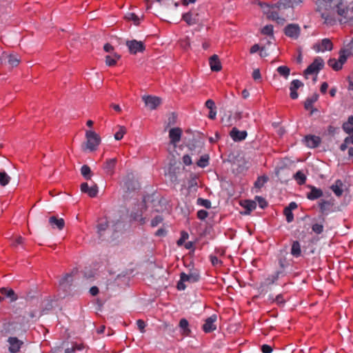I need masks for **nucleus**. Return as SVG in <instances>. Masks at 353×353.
<instances>
[{
  "label": "nucleus",
  "mask_w": 353,
  "mask_h": 353,
  "mask_svg": "<svg viewBox=\"0 0 353 353\" xmlns=\"http://www.w3.org/2000/svg\"><path fill=\"white\" fill-rule=\"evenodd\" d=\"M258 5L268 19L276 21L279 23H283L284 19L279 16L278 11L292 8L290 0H279L277 3L272 5L259 1Z\"/></svg>",
  "instance_id": "nucleus-1"
},
{
  "label": "nucleus",
  "mask_w": 353,
  "mask_h": 353,
  "mask_svg": "<svg viewBox=\"0 0 353 353\" xmlns=\"http://www.w3.org/2000/svg\"><path fill=\"white\" fill-rule=\"evenodd\" d=\"M86 149L90 151L96 150L101 142V138L98 134L92 130H87L85 132Z\"/></svg>",
  "instance_id": "nucleus-2"
},
{
  "label": "nucleus",
  "mask_w": 353,
  "mask_h": 353,
  "mask_svg": "<svg viewBox=\"0 0 353 353\" xmlns=\"http://www.w3.org/2000/svg\"><path fill=\"white\" fill-rule=\"evenodd\" d=\"M323 59L319 57L314 59V61L304 71V75L307 77L309 74H315L314 81H316V74L323 68Z\"/></svg>",
  "instance_id": "nucleus-3"
},
{
  "label": "nucleus",
  "mask_w": 353,
  "mask_h": 353,
  "mask_svg": "<svg viewBox=\"0 0 353 353\" xmlns=\"http://www.w3.org/2000/svg\"><path fill=\"white\" fill-rule=\"evenodd\" d=\"M199 279V275L196 273H190L188 274L182 272L180 275V281L177 283L179 290H184L186 288L185 282L194 283Z\"/></svg>",
  "instance_id": "nucleus-4"
},
{
  "label": "nucleus",
  "mask_w": 353,
  "mask_h": 353,
  "mask_svg": "<svg viewBox=\"0 0 353 353\" xmlns=\"http://www.w3.org/2000/svg\"><path fill=\"white\" fill-rule=\"evenodd\" d=\"M129 51L132 54L143 52L145 50L144 43L137 40L128 41L126 42Z\"/></svg>",
  "instance_id": "nucleus-5"
},
{
  "label": "nucleus",
  "mask_w": 353,
  "mask_h": 353,
  "mask_svg": "<svg viewBox=\"0 0 353 353\" xmlns=\"http://www.w3.org/2000/svg\"><path fill=\"white\" fill-rule=\"evenodd\" d=\"M333 48V44L330 39H323L321 42L314 45L313 49L317 52H324L325 50H332Z\"/></svg>",
  "instance_id": "nucleus-6"
},
{
  "label": "nucleus",
  "mask_w": 353,
  "mask_h": 353,
  "mask_svg": "<svg viewBox=\"0 0 353 353\" xmlns=\"http://www.w3.org/2000/svg\"><path fill=\"white\" fill-rule=\"evenodd\" d=\"M145 105L150 110L156 109L161 103V99L159 97L154 96H143L142 97Z\"/></svg>",
  "instance_id": "nucleus-7"
},
{
  "label": "nucleus",
  "mask_w": 353,
  "mask_h": 353,
  "mask_svg": "<svg viewBox=\"0 0 353 353\" xmlns=\"http://www.w3.org/2000/svg\"><path fill=\"white\" fill-rule=\"evenodd\" d=\"M9 343L8 350L10 353H17L19 352L23 342L19 340L17 337H9L8 339Z\"/></svg>",
  "instance_id": "nucleus-8"
},
{
  "label": "nucleus",
  "mask_w": 353,
  "mask_h": 353,
  "mask_svg": "<svg viewBox=\"0 0 353 353\" xmlns=\"http://www.w3.org/2000/svg\"><path fill=\"white\" fill-rule=\"evenodd\" d=\"M216 315L213 314L205 320L203 325V330L205 332H211L216 330V325L215 324V322L216 321Z\"/></svg>",
  "instance_id": "nucleus-9"
},
{
  "label": "nucleus",
  "mask_w": 353,
  "mask_h": 353,
  "mask_svg": "<svg viewBox=\"0 0 353 353\" xmlns=\"http://www.w3.org/2000/svg\"><path fill=\"white\" fill-rule=\"evenodd\" d=\"M300 33V28L298 25L290 24L285 28V34L292 39L298 38Z\"/></svg>",
  "instance_id": "nucleus-10"
},
{
  "label": "nucleus",
  "mask_w": 353,
  "mask_h": 353,
  "mask_svg": "<svg viewBox=\"0 0 353 353\" xmlns=\"http://www.w3.org/2000/svg\"><path fill=\"white\" fill-rule=\"evenodd\" d=\"M182 134V130L179 128H172L169 131V137L170 143L173 145H176L181 140Z\"/></svg>",
  "instance_id": "nucleus-11"
},
{
  "label": "nucleus",
  "mask_w": 353,
  "mask_h": 353,
  "mask_svg": "<svg viewBox=\"0 0 353 353\" xmlns=\"http://www.w3.org/2000/svg\"><path fill=\"white\" fill-rule=\"evenodd\" d=\"M1 59L5 61L7 60L8 64L12 68L17 66L20 63V57L15 54H8L6 53H3Z\"/></svg>",
  "instance_id": "nucleus-12"
},
{
  "label": "nucleus",
  "mask_w": 353,
  "mask_h": 353,
  "mask_svg": "<svg viewBox=\"0 0 353 353\" xmlns=\"http://www.w3.org/2000/svg\"><path fill=\"white\" fill-rule=\"evenodd\" d=\"M81 190L82 192L88 194L90 197H95L98 193V187L96 184L89 187L87 183H83L81 185Z\"/></svg>",
  "instance_id": "nucleus-13"
},
{
  "label": "nucleus",
  "mask_w": 353,
  "mask_h": 353,
  "mask_svg": "<svg viewBox=\"0 0 353 353\" xmlns=\"http://www.w3.org/2000/svg\"><path fill=\"white\" fill-rule=\"evenodd\" d=\"M183 19L190 26L194 25L199 21V14L195 12H189L184 14Z\"/></svg>",
  "instance_id": "nucleus-14"
},
{
  "label": "nucleus",
  "mask_w": 353,
  "mask_h": 353,
  "mask_svg": "<svg viewBox=\"0 0 353 353\" xmlns=\"http://www.w3.org/2000/svg\"><path fill=\"white\" fill-rule=\"evenodd\" d=\"M209 63L212 71L219 72L222 68L221 63L216 54H214L210 58Z\"/></svg>",
  "instance_id": "nucleus-15"
},
{
  "label": "nucleus",
  "mask_w": 353,
  "mask_h": 353,
  "mask_svg": "<svg viewBox=\"0 0 353 353\" xmlns=\"http://www.w3.org/2000/svg\"><path fill=\"white\" fill-rule=\"evenodd\" d=\"M303 85V83L298 79L293 80L291 82L290 90V97L292 99H295L298 97V93L296 92V90Z\"/></svg>",
  "instance_id": "nucleus-16"
},
{
  "label": "nucleus",
  "mask_w": 353,
  "mask_h": 353,
  "mask_svg": "<svg viewBox=\"0 0 353 353\" xmlns=\"http://www.w3.org/2000/svg\"><path fill=\"white\" fill-rule=\"evenodd\" d=\"M305 141L307 147L314 148H316L320 144L321 139L319 137L309 135L305 137Z\"/></svg>",
  "instance_id": "nucleus-17"
},
{
  "label": "nucleus",
  "mask_w": 353,
  "mask_h": 353,
  "mask_svg": "<svg viewBox=\"0 0 353 353\" xmlns=\"http://www.w3.org/2000/svg\"><path fill=\"white\" fill-rule=\"evenodd\" d=\"M49 223L52 228H57L59 230H62L65 225V221L63 219H58L54 216L50 217Z\"/></svg>",
  "instance_id": "nucleus-18"
},
{
  "label": "nucleus",
  "mask_w": 353,
  "mask_h": 353,
  "mask_svg": "<svg viewBox=\"0 0 353 353\" xmlns=\"http://www.w3.org/2000/svg\"><path fill=\"white\" fill-rule=\"evenodd\" d=\"M247 132L245 131H239L234 128L230 132V137L235 141H242L245 139Z\"/></svg>",
  "instance_id": "nucleus-19"
},
{
  "label": "nucleus",
  "mask_w": 353,
  "mask_h": 353,
  "mask_svg": "<svg viewBox=\"0 0 353 353\" xmlns=\"http://www.w3.org/2000/svg\"><path fill=\"white\" fill-rule=\"evenodd\" d=\"M117 164V159H108L103 166V169L107 174L112 175L114 173V170Z\"/></svg>",
  "instance_id": "nucleus-20"
},
{
  "label": "nucleus",
  "mask_w": 353,
  "mask_h": 353,
  "mask_svg": "<svg viewBox=\"0 0 353 353\" xmlns=\"http://www.w3.org/2000/svg\"><path fill=\"white\" fill-rule=\"evenodd\" d=\"M343 183L341 180H336L335 183L332 185L331 190L337 196H340L342 195L343 192Z\"/></svg>",
  "instance_id": "nucleus-21"
},
{
  "label": "nucleus",
  "mask_w": 353,
  "mask_h": 353,
  "mask_svg": "<svg viewBox=\"0 0 353 353\" xmlns=\"http://www.w3.org/2000/svg\"><path fill=\"white\" fill-rule=\"evenodd\" d=\"M143 17V15H141V16H139L137 14H136L134 12H128L125 16V18L128 20V21H132L133 23L136 26H138L140 24L142 19Z\"/></svg>",
  "instance_id": "nucleus-22"
},
{
  "label": "nucleus",
  "mask_w": 353,
  "mask_h": 353,
  "mask_svg": "<svg viewBox=\"0 0 353 353\" xmlns=\"http://www.w3.org/2000/svg\"><path fill=\"white\" fill-rule=\"evenodd\" d=\"M322 195L323 192L321 189L312 186L310 192L307 193V197L310 200H315L322 196Z\"/></svg>",
  "instance_id": "nucleus-23"
},
{
  "label": "nucleus",
  "mask_w": 353,
  "mask_h": 353,
  "mask_svg": "<svg viewBox=\"0 0 353 353\" xmlns=\"http://www.w3.org/2000/svg\"><path fill=\"white\" fill-rule=\"evenodd\" d=\"M241 205L245 208V214H249L256 207V202L255 201L247 200L245 201Z\"/></svg>",
  "instance_id": "nucleus-24"
},
{
  "label": "nucleus",
  "mask_w": 353,
  "mask_h": 353,
  "mask_svg": "<svg viewBox=\"0 0 353 353\" xmlns=\"http://www.w3.org/2000/svg\"><path fill=\"white\" fill-rule=\"evenodd\" d=\"M179 325L183 335L188 336L190 334V330L189 328V323L185 319H181Z\"/></svg>",
  "instance_id": "nucleus-25"
},
{
  "label": "nucleus",
  "mask_w": 353,
  "mask_h": 353,
  "mask_svg": "<svg viewBox=\"0 0 353 353\" xmlns=\"http://www.w3.org/2000/svg\"><path fill=\"white\" fill-rule=\"evenodd\" d=\"M120 59V56L117 53H112L105 57V63L109 66L114 65L117 61Z\"/></svg>",
  "instance_id": "nucleus-26"
},
{
  "label": "nucleus",
  "mask_w": 353,
  "mask_h": 353,
  "mask_svg": "<svg viewBox=\"0 0 353 353\" xmlns=\"http://www.w3.org/2000/svg\"><path fill=\"white\" fill-rule=\"evenodd\" d=\"M143 212L142 210H137V212H132L130 214L131 219L138 222L139 224L143 225L145 223V218L142 216Z\"/></svg>",
  "instance_id": "nucleus-27"
},
{
  "label": "nucleus",
  "mask_w": 353,
  "mask_h": 353,
  "mask_svg": "<svg viewBox=\"0 0 353 353\" xmlns=\"http://www.w3.org/2000/svg\"><path fill=\"white\" fill-rule=\"evenodd\" d=\"M301 245L299 241H295L292 243V248H291V254L295 256L298 257L301 255Z\"/></svg>",
  "instance_id": "nucleus-28"
},
{
  "label": "nucleus",
  "mask_w": 353,
  "mask_h": 353,
  "mask_svg": "<svg viewBox=\"0 0 353 353\" xmlns=\"http://www.w3.org/2000/svg\"><path fill=\"white\" fill-rule=\"evenodd\" d=\"M350 148H353V136L346 137L344 142L340 146V149L342 151L349 149Z\"/></svg>",
  "instance_id": "nucleus-29"
},
{
  "label": "nucleus",
  "mask_w": 353,
  "mask_h": 353,
  "mask_svg": "<svg viewBox=\"0 0 353 353\" xmlns=\"http://www.w3.org/2000/svg\"><path fill=\"white\" fill-rule=\"evenodd\" d=\"M0 291L2 294L10 298L12 301L17 299V296L12 289L2 288Z\"/></svg>",
  "instance_id": "nucleus-30"
},
{
  "label": "nucleus",
  "mask_w": 353,
  "mask_h": 353,
  "mask_svg": "<svg viewBox=\"0 0 353 353\" xmlns=\"http://www.w3.org/2000/svg\"><path fill=\"white\" fill-rule=\"evenodd\" d=\"M10 181L11 177L5 171H0V185L1 186L7 185Z\"/></svg>",
  "instance_id": "nucleus-31"
},
{
  "label": "nucleus",
  "mask_w": 353,
  "mask_h": 353,
  "mask_svg": "<svg viewBox=\"0 0 353 353\" xmlns=\"http://www.w3.org/2000/svg\"><path fill=\"white\" fill-rule=\"evenodd\" d=\"M350 55V52L347 50H341L339 52V58L338 61L341 63V66L345 63L348 56Z\"/></svg>",
  "instance_id": "nucleus-32"
},
{
  "label": "nucleus",
  "mask_w": 353,
  "mask_h": 353,
  "mask_svg": "<svg viewBox=\"0 0 353 353\" xmlns=\"http://www.w3.org/2000/svg\"><path fill=\"white\" fill-rule=\"evenodd\" d=\"M81 173L85 179L88 180L91 179L92 171L88 165H83L81 168Z\"/></svg>",
  "instance_id": "nucleus-33"
},
{
  "label": "nucleus",
  "mask_w": 353,
  "mask_h": 353,
  "mask_svg": "<svg viewBox=\"0 0 353 353\" xmlns=\"http://www.w3.org/2000/svg\"><path fill=\"white\" fill-rule=\"evenodd\" d=\"M327 64L335 71H339L342 68L341 63H339L338 60L334 58L330 59L327 61Z\"/></svg>",
  "instance_id": "nucleus-34"
},
{
  "label": "nucleus",
  "mask_w": 353,
  "mask_h": 353,
  "mask_svg": "<svg viewBox=\"0 0 353 353\" xmlns=\"http://www.w3.org/2000/svg\"><path fill=\"white\" fill-rule=\"evenodd\" d=\"M108 226V223L106 219H100L97 225V232L99 235L102 234V232L105 231Z\"/></svg>",
  "instance_id": "nucleus-35"
},
{
  "label": "nucleus",
  "mask_w": 353,
  "mask_h": 353,
  "mask_svg": "<svg viewBox=\"0 0 353 353\" xmlns=\"http://www.w3.org/2000/svg\"><path fill=\"white\" fill-rule=\"evenodd\" d=\"M318 99V95L314 94L312 97L306 99L304 106L306 110H310L312 108V105Z\"/></svg>",
  "instance_id": "nucleus-36"
},
{
  "label": "nucleus",
  "mask_w": 353,
  "mask_h": 353,
  "mask_svg": "<svg viewBox=\"0 0 353 353\" xmlns=\"http://www.w3.org/2000/svg\"><path fill=\"white\" fill-rule=\"evenodd\" d=\"M72 274H65L59 281V283L61 285H65L71 283L72 282Z\"/></svg>",
  "instance_id": "nucleus-37"
},
{
  "label": "nucleus",
  "mask_w": 353,
  "mask_h": 353,
  "mask_svg": "<svg viewBox=\"0 0 353 353\" xmlns=\"http://www.w3.org/2000/svg\"><path fill=\"white\" fill-rule=\"evenodd\" d=\"M332 203L328 201H323L319 203V207L321 211L324 213L330 210Z\"/></svg>",
  "instance_id": "nucleus-38"
},
{
  "label": "nucleus",
  "mask_w": 353,
  "mask_h": 353,
  "mask_svg": "<svg viewBox=\"0 0 353 353\" xmlns=\"http://www.w3.org/2000/svg\"><path fill=\"white\" fill-rule=\"evenodd\" d=\"M209 157L207 154L201 157L197 161V165L200 168H205L208 165Z\"/></svg>",
  "instance_id": "nucleus-39"
},
{
  "label": "nucleus",
  "mask_w": 353,
  "mask_h": 353,
  "mask_svg": "<svg viewBox=\"0 0 353 353\" xmlns=\"http://www.w3.org/2000/svg\"><path fill=\"white\" fill-rule=\"evenodd\" d=\"M276 70L279 73V74L283 76L285 78H287L289 76L290 72V68L285 65L278 67Z\"/></svg>",
  "instance_id": "nucleus-40"
},
{
  "label": "nucleus",
  "mask_w": 353,
  "mask_h": 353,
  "mask_svg": "<svg viewBox=\"0 0 353 353\" xmlns=\"http://www.w3.org/2000/svg\"><path fill=\"white\" fill-rule=\"evenodd\" d=\"M295 179L298 181L299 184H303L305 183L306 176L301 171H298L294 175Z\"/></svg>",
  "instance_id": "nucleus-41"
},
{
  "label": "nucleus",
  "mask_w": 353,
  "mask_h": 353,
  "mask_svg": "<svg viewBox=\"0 0 353 353\" xmlns=\"http://www.w3.org/2000/svg\"><path fill=\"white\" fill-rule=\"evenodd\" d=\"M126 133V129L123 126H119V130L114 134V139L116 140H121L123 135Z\"/></svg>",
  "instance_id": "nucleus-42"
},
{
  "label": "nucleus",
  "mask_w": 353,
  "mask_h": 353,
  "mask_svg": "<svg viewBox=\"0 0 353 353\" xmlns=\"http://www.w3.org/2000/svg\"><path fill=\"white\" fill-rule=\"evenodd\" d=\"M197 204L200 205L201 206L205 207V208H211V202L208 199H204L202 198H199L197 199Z\"/></svg>",
  "instance_id": "nucleus-43"
},
{
  "label": "nucleus",
  "mask_w": 353,
  "mask_h": 353,
  "mask_svg": "<svg viewBox=\"0 0 353 353\" xmlns=\"http://www.w3.org/2000/svg\"><path fill=\"white\" fill-rule=\"evenodd\" d=\"M268 178L266 176H261L255 181L254 185L258 188H261L267 182Z\"/></svg>",
  "instance_id": "nucleus-44"
},
{
  "label": "nucleus",
  "mask_w": 353,
  "mask_h": 353,
  "mask_svg": "<svg viewBox=\"0 0 353 353\" xmlns=\"http://www.w3.org/2000/svg\"><path fill=\"white\" fill-rule=\"evenodd\" d=\"M261 33L265 35L273 34V26L272 25H267L263 27L261 30Z\"/></svg>",
  "instance_id": "nucleus-45"
},
{
  "label": "nucleus",
  "mask_w": 353,
  "mask_h": 353,
  "mask_svg": "<svg viewBox=\"0 0 353 353\" xmlns=\"http://www.w3.org/2000/svg\"><path fill=\"white\" fill-rule=\"evenodd\" d=\"M284 214L286 217V221L288 223H291L294 220V215L292 212V211H290L289 210L284 209Z\"/></svg>",
  "instance_id": "nucleus-46"
},
{
  "label": "nucleus",
  "mask_w": 353,
  "mask_h": 353,
  "mask_svg": "<svg viewBox=\"0 0 353 353\" xmlns=\"http://www.w3.org/2000/svg\"><path fill=\"white\" fill-rule=\"evenodd\" d=\"M312 231L316 234H321L323 231V226L321 224L315 223L312 227Z\"/></svg>",
  "instance_id": "nucleus-47"
},
{
  "label": "nucleus",
  "mask_w": 353,
  "mask_h": 353,
  "mask_svg": "<svg viewBox=\"0 0 353 353\" xmlns=\"http://www.w3.org/2000/svg\"><path fill=\"white\" fill-rule=\"evenodd\" d=\"M163 221V218L161 216H156L151 221V226L152 227H156L158 225H159Z\"/></svg>",
  "instance_id": "nucleus-48"
},
{
  "label": "nucleus",
  "mask_w": 353,
  "mask_h": 353,
  "mask_svg": "<svg viewBox=\"0 0 353 353\" xmlns=\"http://www.w3.org/2000/svg\"><path fill=\"white\" fill-rule=\"evenodd\" d=\"M343 129L344 130V131L349 134H353V125H351V124L348 123H345L343 125Z\"/></svg>",
  "instance_id": "nucleus-49"
},
{
  "label": "nucleus",
  "mask_w": 353,
  "mask_h": 353,
  "mask_svg": "<svg viewBox=\"0 0 353 353\" xmlns=\"http://www.w3.org/2000/svg\"><path fill=\"white\" fill-rule=\"evenodd\" d=\"M208 216V212L204 210H200L197 212V217L201 220H204Z\"/></svg>",
  "instance_id": "nucleus-50"
},
{
  "label": "nucleus",
  "mask_w": 353,
  "mask_h": 353,
  "mask_svg": "<svg viewBox=\"0 0 353 353\" xmlns=\"http://www.w3.org/2000/svg\"><path fill=\"white\" fill-rule=\"evenodd\" d=\"M255 199L257 201L261 208L263 209L267 206V202L261 196H256Z\"/></svg>",
  "instance_id": "nucleus-51"
},
{
  "label": "nucleus",
  "mask_w": 353,
  "mask_h": 353,
  "mask_svg": "<svg viewBox=\"0 0 353 353\" xmlns=\"http://www.w3.org/2000/svg\"><path fill=\"white\" fill-rule=\"evenodd\" d=\"M137 325L139 330L141 331V332H142V333L145 332V323L143 320L139 319L137 321Z\"/></svg>",
  "instance_id": "nucleus-52"
},
{
  "label": "nucleus",
  "mask_w": 353,
  "mask_h": 353,
  "mask_svg": "<svg viewBox=\"0 0 353 353\" xmlns=\"http://www.w3.org/2000/svg\"><path fill=\"white\" fill-rule=\"evenodd\" d=\"M252 78L254 80H259L261 79V75L259 69H255L252 72Z\"/></svg>",
  "instance_id": "nucleus-53"
},
{
  "label": "nucleus",
  "mask_w": 353,
  "mask_h": 353,
  "mask_svg": "<svg viewBox=\"0 0 353 353\" xmlns=\"http://www.w3.org/2000/svg\"><path fill=\"white\" fill-rule=\"evenodd\" d=\"M205 106L209 110L216 109L215 103H214V101H212V99H208V100L206 101Z\"/></svg>",
  "instance_id": "nucleus-54"
},
{
  "label": "nucleus",
  "mask_w": 353,
  "mask_h": 353,
  "mask_svg": "<svg viewBox=\"0 0 353 353\" xmlns=\"http://www.w3.org/2000/svg\"><path fill=\"white\" fill-rule=\"evenodd\" d=\"M261 351L263 353H271L272 352V348L269 345H263L261 346Z\"/></svg>",
  "instance_id": "nucleus-55"
},
{
  "label": "nucleus",
  "mask_w": 353,
  "mask_h": 353,
  "mask_svg": "<svg viewBox=\"0 0 353 353\" xmlns=\"http://www.w3.org/2000/svg\"><path fill=\"white\" fill-rule=\"evenodd\" d=\"M183 162L184 163V164H185L186 165H190L192 164V160H191V157L188 155V154H185L183 157Z\"/></svg>",
  "instance_id": "nucleus-56"
},
{
  "label": "nucleus",
  "mask_w": 353,
  "mask_h": 353,
  "mask_svg": "<svg viewBox=\"0 0 353 353\" xmlns=\"http://www.w3.org/2000/svg\"><path fill=\"white\" fill-rule=\"evenodd\" d=\"M23 241L24 239L22 236H17L12 245L13 246H17V245L22 244L23 243Z\"/></svg>",
  "instance_id": "nucleus-57"
},
{
  "label": "nucleus",
  "mask_w": 353,
  "mask_h": 353,
  "mask_svg": "<svg viewBox=\"0 0 353 353\" xmlns=\"http://www.w3.org/2000/svg\"><path fill=\"white\" fill-rule=\"evenodd\" d=\"M103 49L106 52L112 53L113 52L114 48L110 44L106 43L104 45Z\"/></svg>",
  "instance_id": "nucleus-58"
},
{
  "label": "nucleus",
  "mask_w": 353,
  "mask_h": 353,
  "mask_svg": "<svg viewBox=\"0 0 353 353\" xmlns=\"http://www.w3.org/2000/svg\"><path fill=\"white\" fill-rule=\"evenodd\" d=\"M165 234H166V231L163 228L159 229L155 233V235L157 236H164Z\"/></svg>",
  "instance_id": "nucleus-59"
},
{
  "label": "nucleus",
  "mask_w": 353,
  "mask_h": 353,
  "mask_svg": "<svg viewBox=\"0 0 353 353\" xmlns=\"http://www.w3.org/2000/svg\"><path fill=\"white\" fill-rule=\"evenodd\" d=\"M298 207L297 204L295 202H291L288 206L285 208L287 210H289L290 211H292L293 210L296 209Z\"/></svg>",
  "instance_id": "nucleus-60"
},
{
  "label": "nucleus",
  "mask_w": 353,
  "mask_h": 353,
  "mask_svg": "<svg viewBox=\"0 0 353 353\" xmlns=\"http://www.w3.org/2000/svg\"><path fill=\"white\" fill-rule=\"evenodd\" d=\"M211 262L213 264V265H218L221 263V261L216 256H212Z\"/></svg>",
  "instance_id": "nucleus-61"
},
{
  "label": "nucleus",
  "mask_w": 353,
  "mask_h": 353,
  "mask_svg": "<svg viewBox=\"0 0 353 353\" xmlns=\"http://www.w3.org/2000/svg\"><path fill=\"white\" fill-rule=\"evenodd\" d=\"M190 45V43L188 38H186L184 41H181V46L185 49L189 48Z\"/></svg>",
  "instance_id": "nucleus-62"
},
{
  "label": "nucleus",
  "mask_w": 353,
  "mask_h": 353,
  "mask_svg": "<svg viewBox=\"0 0 353 353\" xmlns=\"http://www.w3.org/2000/svg\"><path fill=\"white\" fill-rule=\"evenodd\" d=\"M90 293L92 295V296H96L98 293H99V289L96 286H93L90 288Z\"/></svg>",
  "instance_id": "nucleus-63"
},
{
  "label": "nucleus",
  "mask_w": 353,
  "mask_h": 353,
  "mask_svg": "<svg viewBox=\"0 0 353 353\" xmlns=\"http://www.w3.org/2000/svg\"><path fill=\"white\" fill-rule=\"evenodd\" d=\"M216 109L210 110V112H209V115H208L210 119H214L216 118Z\"/></svg>",
  "instance_id": "nucleus-64"
}]
</instances>
